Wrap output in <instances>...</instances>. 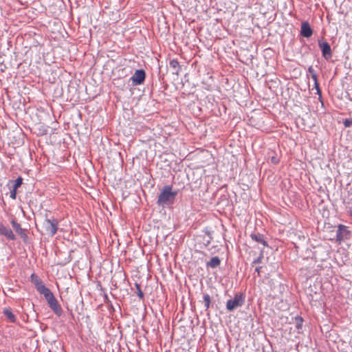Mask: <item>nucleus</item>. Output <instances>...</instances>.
<instances>
[{
    "mask_svg": "<svg viewBox=\"0 0 352 352\" xmlns=\"http://www.w3.org/2000/svg\"><path fill=\"white\" fill-rule=\"evenodd\" d=\"M221 263V260L218 256L212 257L210 261L207 263V267H210L211 268H216Z\"/></svg>",
    "mask_w": 352,
    "mask_h": 352,
    "instance_id": "4468645a",
    "label": "nucleus"
},
{
    "mask_svg": "<svg viewBox=\"0 0 352 352\" xmlns=\"http://www.w3.org/2000/svg\"><path fill=\"white\" fill-rule=\"evenodd\" d=\"M307 71L311 74V76H312L313 74H316V72L312 66H309Z\"/></svg>",
    "mask_w": 352,
    "mask_h": 352,
    "instance_id": "b1692460",
    "label": "nucleus"
},
{
    "mask_svg": "<svg viewBox=\"0 0 352 352\" xmlns=\"http://www.w3.org/2000/svg\"><path fill=\"white\" fill-rule=\"evenodd\" d=\"M300 34L305 38H309L312 35L313 30L307 21H304L302 23Z\"/></svg>",
    "mask_w": 352,
    "mask_h": 352,
    "instance_id": "9d476101",
    "label": "nucleus"
},
{
    "mask_svg": "<svg viewBox=\"0 0 352 352\" xmlns=\"http://www.w3.org/2000/svg\"><path fill=\"white\" fill-rule=\"evenodd\" d=\"M43 226L46 232L50 236H54L57 232L58 222V220L54 217L46 219L44 221Z\"/></svg>",
    "mask_w": 352,
    "mask_h": 352,
    "instance_id": "20e7f679",
    "label": "nucleus"
},
{
    "mask_svg": "<svg viewBox=\"0 0 352 352\" xmlns=\"http://www.w3.org/2000/svg\"><path fill=\"white\" fill-rule=\"evenodd\" d=\"M172 188V186H164L157 198V203L159 206L166 207L175 202L177 191H173Z\"/></svg>",
    "mask_w": 352,
    "mask_h": 352,
    "instance_id": "f03ea898",
    "label": "nucleus"
},
{
    "mask_svg": "<svg viewBox=\"0 0 352 352\" xmlns=\"http://www.w3.org/2000/svg\"><path fill=\"white\" fill-rule=\"evenodd\" d=\"M146 74L143 69L136 70L131 77L133 83L135 85H141L145 80Z\"/></svg>",
    "mask_w": 352,
    "mask_h": 352,
    "instance_id": "0eeeda50",
    "label": "nucleus"
},
{
    "mask_svg": "<svg viewBox=\"0 0 352 352\" xmlns=\"http://www.w3.org/2000/svg\"><path fill=\"white\" fill-rule=\"evenodd\" d=\"M349 236L350 232L348 230L347 227L340 224L336 231V241L341 243L342 241L349 238Z\"/></svg>",
    "mask_w": 352,
    "mask_h": 352,
    "instance_id": "39448f33",
    "label": "nucleus"
},
{
    "mask_svg": "<svg viewBox=\"0 0 352 352\" xmlns=\"http://www.w3.org/2000/svg\"><path fill=\"white\" fill-rule=\"evenodd\" d=\"M206 233L209 236H210V232L207 231V232H206ZM210 238L211 239V237H210Z\"/></svg>",
    "mask_w": 352,
    "mask_h": 352,
    "instance_id": "cd10ccee",
    "label": "nucleus"
},
{
    "mask_svg": "<svg viewBox=\"0 0 352 352\" xmlns=\"http://www.w3.org/2000/svg\"><path fill=\"white\" fill-rule=\"evenodd\" d=\"M204 306L206 307V309H208L209 307H210V302H211V300H210V296L209 294H204Z\"/></svg>",
    "mask_w": 352,
    "mask_h": 352,
    "instance_id": "dca6fc26",
    "label": "nucleus"
},
{
    "mask_svg": "<svg viewBox=\"0 0 352 352\" xmlns=\"http://www.w3.org/2000/svg\"><path fill=\"white\" fill-rule=\"evenodd\" d=\"M16 189H14V188H12V190L10 191V198H12V199H16Z\"/></svg>",
    "mask_w": 352,
    "mask_h": 352,
    "instance_id": "4be33fe9",
    "label": "nucleus"
},
{
    "mask_svg": "<svg viewBox=\"0 0 352 352\" xmlns=\"http://www.w3.org/2000/svg\"><path fill=\"white\" fill-rule=\"evenodd\" d=\"M210 243V240H208L206 242V245H208Z\"/></svg>",
    "mask_w": 352,
    "mask_h": 352,
    "instance_id": "c756f323",
    "label": "nucleus"
},
{
    "mask_svg": "<svg viewBox=\"0 0 352 352\" xmlns=\"http://www.w3.org/2000/svg\"><path fill=\"white\" fill-rule=\"evenodd\" d=\"M32 279L34 280V283L35 284V286L36 287V284H38V283H40L41 284H43L42 281L38 278V277L36 276H35L34 274L32 275Z\"/></svg>",
    "mask_w": 352,
    "mask_h": 352,
    "instance_id": "412c9836",
    "label": "nucleus"
},
{
    "mask_svg": "<svg viewBox=\"0 0 352 352\" xmlns=\"http://www.w3.org/2000/svg\"><path fill=\"white\" fill-rule=\"evenodd\" d=\"M0 235L6 236L9 240L14 241L16 239V236L12 230L3 223H0Z\"/></svg>",
    "mask_w": 352,
    "mask_h": 352,
    "instance_id": "1a4fd4ad",
    "label": "nucleus"
},
{
    "mask_svg": "<svg viewBox=\"0 0 352 352\" xmlns=\"http://www.w3.org/2000/svg\"><path fill=\"white\" fill-rule=\"evenodd\" d=\"M302 323H303V319L302 317L300 316H296L295 317V324H296V328L298 329V330H300L302 329Z\"/></svg>",
    "mask_w": 352,
    "mask_h": 352,
    "instance_id": "2eb2a0df",
    "label": "nucleus"
},
{
    "mask_svg": "<svg viewBox=\"0 0 352 352\" xmlns=\"http://www.w3.org/2000/svg\"><path fill=\"white\" fill-rule=\"evenodd\" d=\"M314 88L316 90V94L318 95L319 99L322 98V92L319 86V83L318 82V85H314Z\"/></svg>",
    "mask_w": 352,
    "mask_h": 352,
    "instance_id": "aec40b11",
    "label": "nucleus"
},
{
    "mask_svg": "<svg viewBox=\"0 0 352 352\" xmlns=\"http://www.w3.org/2000/svg\"><path fill=\"white\" fill-rule=\"evenodd\" d=\"M318 47L322 51L323 58L327 60H329L332 56V51L329 43L319 40Z\"/></svg>",
    "mask_w": 352,
    "mask_h": 352,
    "instance_id": "423d86ee",
    "label": "nucleus"
},
{
    "mask_svg": "<svg viewBox=\"0 0 352 352\" xmlns=\"http://www.w3.org/2000/svg\"><path fill=\"white\" fill-rule=\"evenodd\" d=\"M135 286L136 287V289H137V295L140 298V299H142L144 298V293L142 292V289H141V287H140V284L138 283H135Z\"/></svg>",
    "mask_w": 352,
    "mask_h": 352,
    "instance_id": "f3484780",
    "label": "nucleus"
},
{
    "mask_svg": "<svg viewBox=\"0 0 352 352\" xmlns=\"http://www.w3.org/2000/svg\"><path fill=\"white\" fill-rule=\"evenodd\" d=\"M104 298L106 300H109L108 296L107 294L104 295Z\"/></svg>",
    "mask_w": 352,
    "mask_h": 352,
    "instance_id": "c85d7f7f",
    "label": "nucleus"
},
{
    "mask_svg": "<svg viewBox=\"0 0 352 352\" xmlns=\"http://www.w3.org/2000/svg\"><path fill=\"white\" fill-rule=\"evenodd\" d=\"M22 182H23V179L21 177H18L14 181V184L13 186V188L14 189H17V188H19L22 184Z\"/></svg>",
    "mask_w": 352,
    "mask_h": 352,
    "instance_id": "a211bd4d",
    "label": "nucleus"
},
{
    "mask_svg": "<svg viewBox=\"0 0 352 352\" xmlns=\"http://www.w3.org/2000/svg\"><path fill=\"white\" fill-rule=\"evenodd\" d=\"M250 237L253 241L261 243L264 246H267V243L264 239L263 234L260 233H252L250 234Z\"/></svg>",
    "mask_w": 352,
    "mask_h": 352,
    "instance_id": "9b49d317",
    "label": "nucleus"
},
{
    "mask_svg": "<svg viewBox=\"0 0 352 352\" xmlns=\"http://www.w3.org/2000/svg\"><path fill=\"white\" fill-rule=\"evenodd\" d=\"M245 302V296L243 294H236L232 299H230L226 302V309L229 311L241 307Z\"/></svg>",
    "mask_w": 352,
    "mask_h": 352,
    "instance_id": "7ed1b4c3",
    "label": "nucleus"
},
{
    "mask_svg": "<svg viewBox=\"0 0 352 352\" xmlns=\"http://www.w3.org/2000/svg\"><path fill=\"white\" fill-rule=\"evenodd\" d=\"M261 267H256L255 268V272L257 273L258 274V276H260V272H261Z\"/></svg>",
    "mask_w": 352,
    "mask_h": 352,
    "instance_id": "bb28decb",
    "label": "nucleus"
},
{
    "mask_svg": "<svg viewBox=\"0 0 352 352\" xmlns=\"http://www.w3.org/2000/svg\"><path fill=\"white\" fill-rule=\"evenodd\" d=\"M343 124L346 128L350 127L352 125V118L345 119Z\"/></svg>",
    "mask_w": 352,
    "mask_h": 352,
    "instance_id": "6ab92c4d",
    "label": "nucleus"
},
{
    "mask_svg": "<svg viewBox=\"0 0 352 352\" xmlns=\"http://www.w3.org/2000/svg\"><path fill=\"white\" fill-rule=\"evenodd\" d=\"M11 224L15 232L21 237L24 242H27L28 236L25 232V230L23 229L21 225L17 223L14 219L11 221Z\"/></svg>",
    "mask_w": 352,
    "mask_h": 352,
    "instance_id": "6e6552de",
    "label": "nucleus"
},
{
    "mask_svg": "<svg viewBox=\"0 0 352 352\" xmlns=\"http://www.w3.org/2000/svg\"><path fill=\"white\" fill-rule=\"evenodd\" d=\"M311 78L313 79L314 82V85H318V76H317V74H313L312 76H311Z\"/></svg>",
    "mask_w": 352,
    "mask_h": 352,
    "instance_id": "393cba45",
    "label": "nucleus"
},
{
    "mask_svg": "<svg viewBox=\"0 0 352 352\" xmlns=\"http://www.w3.org/2000/svg\"><path fill=\"white\" fill-rule=\"evenodd\" d=\"M5 316L10 320L11 322H16V316L12 313V310L10 308H6L3 309V311Z\"/></svg>",
    "mask_w": 352,
    "mask_h": 352,
    "instance_id": "ddd939ff",
    "label": "nucleus"
},
{
    "mask_svg": "<svg viewBox=\"0 0 352 352\" xmlns=\"http://www.w3.org/2000/svg\"><path fill=\"white\" fill-rule=\"evenodd\" d=\"M262 259H263V254H261L260 256L254 260L253 261V263L256 264V263H261L262 262Z\"/></svg>",
    "mask_w": 352,
    "mask_h": 352,
    "instance_id": "5701e85b",
    "label": "nucleus"
},
{
    "mask_svg": "<svg viewBox=\"0 0 352 352\" xmlns=\"http://www.w3.org/2000/svg\"><path fill=\"white\" fill-rule=\"evenodd\" d=\"M271 162L274 164H276L278 163V160L276 157H271Z\"/></svg>",
    "mask_w": 352,
    "mask_h": 352,
    "instance_id": "a878e982",
    "label": "nucleus"
},
{
    "mask_svg": "<svg viewBox=\"0 0 352 352\" xmlns=\"http://www.w3.org/2000/svg\"><path fill=\"white\" fill-rule=\"evenodd\" d=\"M36 289L41 294L44 296L49 307L53 312L57 316H60L63 314V309L50 289L46 287L43 284L38 283L36 284Z\"/></svg>",
    "mask_w": 352,
    "mask_h": 352,
    "instance_id": "f257e3e1",
    "label": "nucleus"
},
{
    "mask_svg": "<svg viewBox=\"0 0 352 352\" xmlns=\"http://www.w3.org/2000/svg\"><path fill=\"white\" fill-rule=\"evenodd\" d=\"M170 67L173 69V74L178 75L181 71V66L177 59L170 60Z\"/></svg>",
    "mask_w": 352,
    "mask_h": 352,
    "instance_id": "f8f14e48",
    "label": "nucleus"
}]
</instances>
